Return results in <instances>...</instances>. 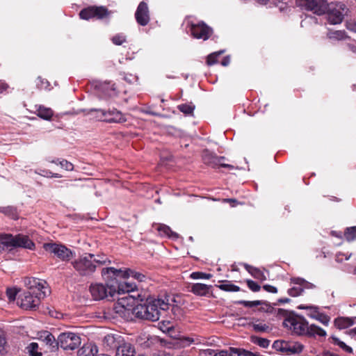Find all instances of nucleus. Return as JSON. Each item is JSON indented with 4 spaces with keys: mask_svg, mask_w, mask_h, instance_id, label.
Instances as JSON below:
<instances>
[{
    "mask_svg": "<svg viewBox=\"0 0 356 356\" xmlns=\"http://www.w3.org/2000/svg\"><path fill=\"white\" fill-rule=\"evenodd\" d=\"M173 301H175L174 298L169 295L157 299H147L145 303L136 305L134 315L141 319L158 321L161 316V311L168 309L170 302Z\"/></svg>",
    "mask_w": 356,
    "mask_h": 356,
    "instance_id": "nucleus-1",
    "label": "nucleus"
},
{
    "mask_svg": "<svg viewBox=\"0 0 356 356\" xmlns=\"http://www.w3.org/2000/svg\"><path fill=\"white\" fill-rule=\"evenodd\" d=\"M111 264V261L105 255H95L86 253L72 262L74 269L82 276L92 275L97 266Z\"/></svg>",
    "mask_w": 356,
    "mask_h": 356,
    "instance_id": "nucleus-2",
    "label": "nucleus"
},
{
    "mask_svg": "<svg viewBox=\"0 0 356 356\" xmlns=\"http://www.w3.org/2000/svg\"><path fill=\"white\" fill-rule=\"evenodd\" d=\"M17 247L33 250L35 248V243L28 236L24 234L13 236L9 234H3L0 235V252L4 250L5 248Z\"/></svg>",
    "mask_w": 356,
    "mask_h": 356,
    "instance_id": "nucleus-3",
    "label": "nucleus"
},
{
    "mask_svg": "<svg viewBox=\"0 0 356 356\" xmlns=\"http://www.w3.org/2000/svg\"><path fill=\"white\" fill-rule=\"evenodd\" d=\"M283 325L289 330H291L296 334L303 335L309 333V323L301 316L289 314L284 318Z\"/></svg>",
    "mask_w": 356,
    "mask_h": 356,
    "instance_id": "nucleus-4",
    "label": "nucleus"
},
{
    "mask_svg": "<svg viewBox=\"0 0 356 356\" xmlns=\"http://www.w3.org/2000/svg\"><path fill=\"white\" fill-rule=\"evenodd\" d=\"M186 31L196 39L207 40L212 34V29L203 22H195L193 19H187Z\"/></svg>",
    "mask_w": 356,
    "mask_h": 356,
    "instance_id": "nucleus-5",
    "label": "nucleus"
},
{
    "mask_svg": "<svg viewBox=\"0 0 356 356\" xmlns=\"http://www.w3.org/2000/svg\"><path fill=\"white\" fill-rule=\"evenodd\" d=\"M89 291L94 300H100L108 298H113L116 295V286L107 282L105 284L94 283L90 286Z\"/></svg>",
    "mask_w": 356,
    "mask_h": 356,
    "instance_id": "nucleus-6",
    "label": "nucleus"
},
{
    "mask_svg": "<svg viewBox=\"0 0 356 356\" xmlns=\"http://www.w3.org/2000/svg\"><path fill=\"white\" fill-rule=\"evenodd\" d=\"M44 297V292H38L34 294L30 291H26L19 295L17 303L24 309H31L38 307L40 300Z\"/></svg>",
    "mask_w": 356,
    "mask_h": 356,
    "instance_id": "nucleus-7",
    "label": "nucleus"
},
{
    "mask_svg": "<svg viewBox=\"0 0 356 356\" xmlns=\"http://www.w3.org/2000/svg\"><path fill=\"white\" fill-rule=\"evenodd\" d=\"M348 8L345 3L337 2L332 4L327 11V18L332 24H340L345 15L348 14Z\"/></svg>",
    "mask_w": 356,
    "mask_h": 356,
    "instance_id": "nucleus-8",
    "label": "nucleus"
},
{
    "mask_svg": "<svg viewBox=\"0 0 356 356\" xmlns=\"http://www.w3.org/2000/svg\"><path fill=\"white\" fill-rule=\"evenodd\" d=\"M136 305V299L133 296L127 294L118 298V302L115 304L114 309L116 313L122 316L129 315L131 312L134 314Z\"/></svg>",
    "mask_w": 356,
    "mask_h": 356,
    "instance_id": "nucleus-9",
    "label": "nucleus"
},
{
    "mask_svg": "<svg viewBox=\"0 0 356 356\" xmlns=\"http://www.w3.org/2000/svg\"><path fill=\"white\" fill-rule=\"evenodd\" d=\"M58 345L65 350H74L81 343L80 337L74 332H63L58 337Z\"/></svg>",
    "mask_w": 356,
    "mask_h": 356,
    "instance_id": "nucleus-10",
    "label": "nucleus"
},
{
    "mask_svg": "<svg viewBox=\"0 0 356 356\" xmlns=\"http://www.w3.org/2000/svg\"><path fill=\"white\" fill-rule=\"evenodd\" d=\"M273 348L285 355L300 353L303 350V346L298 342L277 340L274 341Z\"/></svg>",
    "mask_w": 356,
    "mask_h": 356,
    "instance_id": "nucleus-11",
    "label": "nucleus"
},
{
    "mask_svg": "<svg viewBox=\"0 0 356 356\" xmlns=\"http://www.w3.org/2000/svg\"><path fill=\"white\" fill-rule=\"evenodd\" d=\"M43 248L45 251L54 254L58 258L63 261H68L73 257L72 252L61 244L55 243H47L43 244Z\"/></svg>",
    "mask_w": 356,
    "mask_h": 356,
    "instance_id": "nucleus-12",
    "label": "nucleus"
},
{
    "mask_svg": "<svg viewBox=\"0 0 356 356\" xmlns=\"http://www.w3.org/2000/svg\"><path fill=\"white\" fill-rule=\"evenodd\" d=\"M109 11L104 6H89L81 10L79 16L81 19L88 20L92 18L98 19L106 17Z\"/></svg>",
    "mask_w": 356,
    "mask_h": 356,
    "instance_id": "nucleus-13",
    "label": "nucleus"
},
{
    "mask_svg": "<svg viewBox=\"0 0 356 356\" xmlns=\"http://www.w3.org/2000/svg\"><path fill=\"white\" fill-rule=\"evenodd\" d=\"M24 283L31 293L44 292V296H46L49 292L47 284L44 280L35 277H26L24 280Z\"/></svg>",
    "mask_w": 356,
    "mask_h": 356,
    "instance_id": "nucleus-14",
    "label": "nucleus"
},
{
    "mask_svg": "<svg viewBox=\"0 0 356 356\" xmlns=\"http://www.w3.org/2000/svg\"><path fill=\"white\" fill-rule=\"evenodd\" d=\"M125 269H116L113 267L104 268L102 270L103 279L108 284H116L118 278H124Z\"/></svg>",
    "mask_w": 356,
    "mask_h": 356,
    "instance_id": "nucleus-15",
    "label": "nucleus"
},
{
    "mask_svg": "<svg viewBox=\"0 0 356 356\" xmlns=\"http://www.w3.org/2000/svg\"><path fill=\"white\" fill-rule=\"evenodd\" d=\"M204 163L213 168L223 167L233 169L234 166L229 164L222 163L225 159L224 156H218L209 151H204L202 155Z\"/></svg>",
    "mask_w": 356,
    "mask_h": 356,
    "instance_id": "nucleus-16",
    "label": "nucleus"
},
{
    "mask_svg": "<svg viewBox=\"0 0 356 356\" xmlns=\"http://www.w3.org/2000/svg\"><path fill=\"white\" fill-rule=\"evenodd\" d=\"M135 18L137 23L143 26L147 25L149 22V12L146 3L142 1L139 3L135 13Z\"/></svg>",
    "mask_w": 356,
    "mask_h": 356,
    "instance_id": "nucleus-17",
    "label": "nucleus"
},
{
    "mask_svg": "<svg viewBox=\"0 0 356 356\" xmlns=\"http://www.w3.org/2000/svg\"><path fill=\"white\" fill-rule=\"evenodd\" d=\"M291 284H293V286L288 290V293L293 297L301 295L305 289L309 288V283L299 277L292 278Z\"/></svg>",
    "mask_w": 356,
    "mask_h": 356,
    "instance_id": "nucleus-18",
    "label": "nucleus"
},
{
    "mask_svg": "<svg viewBox=\"0 0 356 356\" xmlns=\"http://www.w3.org/2000/svg\"><path fill=\"white\" fill-rule=\"evenodd\" d=\"M207 352L213 356H251L249 352L237 348H230L229 350H220L216 353L213 350H207Z\"/></svg>",
    "mask_w": 356,
    "mask_h": 356,
    "instance_id": "nucleus-19",
    "label": "nucleus"
},
{
    "mask_svg": "<svg viewBox=\"0 0 356 356\" xmlns=\"http://www.w3.org/2000/svg\"><path fill=\"white\" fill-rule=\"evenodd\" d=\"M101 116H106L105 121L110 123H122L127 120L124 115L116 109L109 110L107 113L101 112Z\"/></svg>",
    "mask_w": 356,
    "mask_h": 356,
    "instance_id": "nucleus-20",
    "label": "nucleus"
},
{
    "mask_svg": "<svg viewBox=\"0 0 356 356\" xmlns=\"http://www.w3.org/2000/svg\"><path fill=\"white\" fill-rule=\"evenodd\" d=\"M97 352L98 349L96 345L92 343H87L78 350V356H95Z\"/></svg>",
    "mask_w": 356,
    "mask_h": 356,
    "instance_id": "nucleus-21",
    "label": "nucleus"
},
{
    "mask_svg": "<svg viewBox=\"0 0 356 356\" xmlns=\"http://www.w3.org/2000/svg\"><path fill=\"white\" fill-rule=\"evenodd\" d=\"M355 318L338 317L334 319V324L339 330H343L352 326L355 323Z\"/></svg>",
    "mask_w": 356,
    "mask_h": 356,
    "instance_id": "nucleus-22",
    "label": "nucleus"
},
{
    "mask_svg": "<svg viewBox=\"0 0 356 356\" xmlns=\"http://www.w3.org/2000/svg\"><path fill=\"white\" fill-rule=\"evenodd\" d=\"M328 7L327 0H313V13L318 15L325 14L328 10Z\"/></svg>",
    "mask_w": 356,
    "mask_h": 356,
    "instance_id": "nucleus-23",
    "label": "nucleus"
},
{
    "mask_svg": "<svg viewBox=\"0 0 356 356\" xmlns=\"http://www.w3.org/2000/svg\"><path fill=\"white\" fill-rule=\"evenodd\" d=\"M116 294H125L129 293L130 292L134 291L136 289V286L134 283L130 282H116Z\"/></svg>",
    "mask_w": 356,
    "mask_h": 356,
    "instance_id": "nucleus-24",
    "label": "nucleus"
},
{
    "mask_svg": "<svg viewBox=\"0 0 356 356\" xmlns=\"http://www.w3.org/2000/svg\"><path fill=\"white\" fill-rule=\"evenodd\" d=\"M135 349L130 343L120 345L116 351V356H134Z\"/></svg>",
    "mask_w": 356,
    "mask_h": 356,
    "instance_id": "nucleus-25",
    "label": "nucleus"
},
{
    "mask_svg": "<svg viewBox=\"0 0 356 356\" xmlns=\"http://www.w3.org/2000/svg\"><path fill=\"white\" fill-rule=\"evenodd\" d=\"M316 319L324 325H328L330 318L324 313L320 312L318 307L313 306V319Z\"/></svg>",
    "mask_w": 356,
    "mask_h": 356,
    "instance_id": "nucleus-26",
    "label": "nucleus"
},
{
    "mask_svg": "<svg viewBox=\"0 0 356 356\" xmlns=\"http://www.w3.org/2000/svg\"><path fill=\"white\" fill-rule=\"evenodd\" d=\"M210 286L202 283L193 284L191 291L198 296H205L209 293Z\"/></svg>",
    "mask_w": 356,
    "mask_h": 356,
    "instance_id": "nucleus-27",
    "label": "nucleus"
},
{
    "mask_svg": "<svg viewBox=\"0 0 356 356\" xmlns=\"http://www.w3.org/2000/svg\"><path fill=\"white\" fill-rule=\"evenodd\" d=\"M35 113L38 117L46 120H50L54 114L53 111L50 108L41 105L37 107Z\"/></svg>",
    "mask_w": 356,
    "mask_h": 356,
    "instance_id": "nucleus-28",
    "label": "nucleus"
},
{
    "mask_svg": "<svg viewBox=\"0 0 356 356\" xmlns=\"http://www.w3.org/2000/svg\"><path fill=\"white\" fill-rule=\"evenodd\" d=\"M245 268L256 279L264 281L267 279L266 275L260 269L245 264Z\"/></svg>",
    "mask_w": 356,
    "mask_h": 356,
    "instance_id": "nucleus-29",
    "label": "nucleus"
},
{
    "mask_svg": "<svg viewBox=\"0 0 356 356\" xmlns=\"http://www.w3.org/2000/svg\"><path fill=\"white\" fill-rule=\"evenodd\" d=\"M44 339L42 342L44 343L49 348H54L58 346V340H56L54 335L48 332L44 333Z\"/></svg>",
    "mask_w": 356,
    "mask_h": 356,
    "instance_id": "nucleus-30",
    "label": "nucleus"
},
{
    "mask_svg": "<svg viewBox=\"0 0 356 356\" xmlns=\"http://www.w3.org/2000/svg\"><path fill=\"white\" fill-rule=\"evenodd\" d=\"M157 231L159 232V234L161 236H166L170 238H177V234L172 232L170 227L165 225H159L156 227Z\"/></svg>",
    "mask_w": 356,
    "mask_h": 356,
    "instance_id": "nucleus-31",
    "label": "nucleus"
},
{
    "mask_svg": "<svg viewBox=\"0 0 356 356\" xmlns=\"http://www.w3.org/2000/svg\"><path fill=\"white\" fill-rule=\"evenodd\" d=\"M27 353L30 356H42V349L36 342H31L26 347Z\"/></svg>",
    "mask_w": 356,
    "mask_h": 356,
    "instance_id": "nucleus-32",
    "label": "nucleus"
},
{
    "mask_svg": "<svg viewBox=\"0 0 356 356\" xmlns=\"http://www.w3.org/2000/svg\"><path fill=\"white\" fill-rule=\"evenodd\" d=\"M222 283L220 285H218L217 286L225 291H238L240 290V288L238 286H236L233 284L230 281L225 280V281H220Z\"/></svg>",
    "mask_w": 356,
    "mask_h": 356,
    "instance_id": "nucleus-33",
    "label": "nucleus"
},
{
    "mask_svg": "<svg viewBox=\"0 0 356 356\" xmlns=\"http://www.w3.org/2000/svg\"><path fill=\"white\" fill-rule=\"evenodd\" d=\"M125 275H124V278H127V277H131L137 280H138L139 282H143L144 281L145 278V275L140 273H138V272H136L135 270H133L131 269H129V268H126L125 269Z\"/></svg>",
    "mask_w": 356,
    "mask_h": 356,
    "instance_id": "nucleus-34",
    "label": "nucleus"
},
{
    "mask_svg": "<svg viewBox=\"0 0 356 356\" xmlns=\"http://www.w3.org/2000/svg\"><path fill=\"white\" fill-rule=\"evenodd\" d=\"M344 236L346 239L348 241L356 240V226L347 228Z\"/></svg>",
    "mask_w": 356,
    "mask_h": 356,
    "instance_id": "nucleus-35",
    "label": "nucleus"
},
{
    "mask_svg": "<svg viewBox=\"0 0 356 356\" xmlns=\"http://www.w3.org/2000/svg\"><path fill=\"white\" fill-rule=\"evenodd\" d=\"M332 339L334 344L339 346L341 348L345 350L347 353H353V348L348 346H347L344 342L341 341L339 338L332 336Z\"/></svg>",
    "mask_w": 356,
    "mask_h": 356,
    "instance_id": "nucleus-36",
    "label": "nucleus"
},
{
    "mask_svg": "<svg viewBox=\"0 0 356 356\" xmlns=\"http://www.w3.org/2000/svg\"><path fill=\"white\" fill-rule=\"evenodd\" d=\"M332 339L334 344L339 346L341 348L345 350L347 353H353V348L348 346H347L344 342L341 341L339 338L332 336Z\"/></svg>",
    "mask_w": 356,
    "mask_h": 356,
    "instance_id": "nucleus-37",
    "label": "nucleus"
},
{
    "mask_svg": "<svg viewBox=\"0 0 356 356\" xmlns=\"http://www.w3.org/2000/svg\"><path fill=\"white\" fill-rule=\"evenodd\" d=\"M332 339L334 344L339 346L341 348L345 350L347 353H353V348L348 346H347L344 342L341 341L339 338L332 336Z\"/></svg>",
    "mask_w": 356,
    "mask_h": 356,
    "instance_id": "nucleus-38",
    "label": "nucleus"
},
{
    "mask_svg": "<svg viewBox=\"0 0 356 356\" xmlns=\"http://www.w3.org/2000/svg\"><path fill=\"white\" fill-rule=\"evenodd\" d=\"M252 327L255 331L257 332H267L269 330V327L266 323L257 321L252 323Z\"/></svg>",
    "mask_w": 356,
    "mask_h": 356,
    "instance_id": "nucleus-39",
    "label": "nucleus"
},
{
    "mask_svg": "<svg viewBox=\"0 0 356 356\" xmlns=\"http://www.w3.org/2000/svg\"><path fill=\"white\" fill-rule=\"evenodd\" d=\"M7 351V343L4 332L0 329V354H4Z\"/></svg>",
    "mask_w": 356,
    "mask_h": 356,
    "instance_id": "nucleus-40",
    "label": "nucleus"
},
{
    "mask_svg": "<svg viewBox=\"0 0 356 356\" xmlns=\"http://www.w3.org/2000/svg\"><path fill=\"white\" fill-rule=\"evenodd\" d=\"M297 5L305 10H312V0H296Z\"/></svg>",
    "mask_w": 356,
    "mask_h": 356,
    "instance_id": "nucleus-41",
    "label": "nucleus"
},
{
    "mask_svg": "<svg viewBox=\"0 0 356 356\" xmlns=\"http://www.w3.org/2000/svg\"><path fill=\"white\" fill-rule=\"evenodd\" d=\"M159 325L160 330L163 332H169L173 329V324L168 321H163Z\"/></svg>",
    "mask_w": 356,
    "mask_h": 356,
    "instance_id": "nucleus-42",
    "label": "nucleus"
},
{
    "mask_svg": "<svg viewBox=\"0 0 356 356\" xmlns=\"http://www.w3.org/2000/svg\"><path fill=\"white\" fill-rule=\"evenodd\" d=\"M195 106L191 104H181L178 106V109L187 115L191 114L194 111Z\"/></svg>",
    "mask_w": 356,
    "mask_h": 356,
    "instance_id": "nucleus-43",
    "label": "nucleus"
},
{
    "mask_svg": "<svg viewBox=\"0 0 356 356\" xmlns=\"http://www.w3.org/2000/svg\"><path fill=\"white\" fill-rule=\"evenodd\" d=\"M212 277L211 274H207L202 272H193L191 274V277L194 280L204 279L209 280Z\"/></svg>",
    "mask_w": 356,
    "mask_h": 356,
    "instance_id": "nucleus-44",
    "label": "nucleus"
},
{
    "mask_svg": "<svg viewBox=\"0 0 356 356\" xmlns=\"http://www.w3.org/2000/svg\"><path fill=\"white\" fill-rule=\"evenodd\" d=\"M112 42L115 45H121L126 42V36L123 34H117L114 35L112 39Z\"/></svg>",
    "mask_w": 356,
    "mask_h": 356,
    "instance_id": "nucleus-45",
    "label": "nucleus"
},
{
    "mask_svg": "<svg viewBox=\"0 0 356 356\" xmlns=\"http://www.w3.org/2000/svg\"><path fill=\"white\" fill-rule=\"evenodd\" d=\"M222 53V51L218 52H215L209 54L207 56V63L209 65H212L217 63V58L219 55H220Z\"/></svg>",
    "mask_w": 356,
    "mask_h": 356,
    "instance_id": "nucleus-46",
    "label": "nucleus"
},
{
    "mask_svg": "<svg viewBox=\"0 0 356 356\" xmlns=\"http://www.w3.org/2000/svg\"><path fill=\"white\" fill-rule=\"evenodd\" d=\"M181 342L182 343L183 346H189L191 343H200V340L197 338H193L190 337H183L180 339Z\"/></svg>",
    "mask_w": 356,
    "mask_h": 356,
    "instance_id": "nucleus-47",
    "label": "nucleus"
},
{
    "mask_svg": "<svg viewBox=\"0 0 356 356\" xmlns=\"http://www.w3.org/2000/svg\"><path fill=\"white\" fill-rule=\"evenodd\" d=\"M246 283H247V285L248 286V288L254 291V292H257L260 290L261 289V286L257 283L255 282L253 280H248L246 281Z\"/></svg>",
    "mask_w": 356,
    "mask_h": 356,
    "instance_id": "nucleus-48",
    "label": "nucleus"
},
{
    "mask_svg": "<svg viewBox=\"0 0 356 356\" xmlns=\"http://www.w3.org/2000/svg\"><path fill=\"white\" fill-rule=\"evenodd\" d=\"M95 113V117L98 120H103V121H105V118H106L107 117L106 116H101V112L102 113H107V111H105L104 110H102V109H90V111H89V113Z\"/></svg>",
    "mask_w": 356,
    "mask_h": 356,
    "instance_id": "nucleus-49",
    "label": "nucleus"
},
{
    "mask_svg": "<svg viewBox=\"0 0 356 356\" xmlns=\"http://www.w3.org/2000/svg\"><path fill=\"white\" fill-rule=\"evenodd\" d=\"M315 334L318 335L320 337H325L326 332H325V330L321 328L320 327L314 325L313 324V336Z\"/></svg>",
    "mask_w": 356,
    "mask_h": 356,
    "instance_id": "nucleus-50",
    "label": "nucleus"
},
{
    "mask_svg": "<svg viewBox=\"0 0 356 356\" xmlns=\"http://www.w3.org/2000/svg\"><path fill=\"white\" fill-rule=\"evenodd\" d=\"M42 173H40V175L46 177H56V178H60L62 177V175L58 173H53L49 170H41Z\"/></svg>",
    "mask_w": 356,
    "mask_h": 356,
    "instance_id": "nucleus-51",
    "label": "nucleus"
},
{
    "mask_svg": "<svg viewBox=\"0 0 356 356\" xmlns=\"http://www.w3.org/2000/svg\"><path fill=\"white\" fill-rule=\"evenodd\" d=\"M59 165L61 166V168H64L65 170L67 171H72L73 170V165L70 162H68L66 160H63L60 161Z\"/></svg>",
    "mask_w": 356,
    "mask_h": 356,
    "instance_id": "nucleus-52",
    "label": "nucleus"
},
{
    "mask_svg": "<svg viewBox=\"0 0 356 356\" xmlns=\"http://www.w3.org/2000/svg\"><path fill=\"white\" fill-rule=\"evenodd\" d=\"M17 293V291L16 289H8L6 291L7 296L9 300H14L15 299V296Z\"/></svg>",
    "mask_w": 356,
    "mask_h": 356,
    "instance_id": "nucleus-53",
    "label": "nucleus"
},
{
    "mask_svg": "<svg viewBox=\"0 0 356 356\" xmlns=\"http://www.w3.org/2000/svg\"><path fill=\"white\" fill-rule=\"evenodd\" d=\"M343 256L345 257V260H348L350 257L351 253L343 254L341 252H339L336 254V260L339 262L342 261L343 260Z\"/></svg>",
    "mask_w": 356,
    "mask_h": 356,
    "instance_id": "nucleus-54",
    "label": "nucleus"
},
{
    "mask_svg": "<svg viewBox=\"0 0 356 356\" xmlns=\"http://www.w3.org/2000/svg\"><path fill=\"white\" fill-rule=\"evenodd\" d=\"M257 343L262 348H267L270 344V341L268 339L264 338L258 339Z\"/></svg>",
    "mask_w": 356,
    "mask_h": 356,
    "instance_id": "nucleus-55",
    "label": "nucleus"
},
{
    "mask_svg": "<svg viewBox=\"0 0 356 356\" xmlns=\"http://www.w3.org/2000/svg\"><path fill=\"white\" fill-rule=\"evenodd\" d=\"M263 289L266 291L269 292V293H276L277 292V288L273 286H272V285H270V284H265V285H264Z\"/></svg>",
    "mask_w": 356,
    "mask_h": 356,
    "instance_id": "nucleus-56",
    "label": "nucleus"
},
{
    "mask_svg": "<svg viewBox=\"0 0 356 356\" xmlns=\"http://www.w3.org/2000/svg\"><path fill=\"white\" fill-rule=\"evenodd\" d=\"M241 303L246 306V307H254L260 305V301L256 300V301H243Z\"/></svg>",
    "mask_w": 356,
    "mask_h": 356,
    "instance_id": "nucleus-57",
    "label": "nucleus"
},
{
    "mask_svg": "<svg viewBox=\"0 0 356 356\" xmlns=\"http://www.w3.org/2000/svg\"><path fill=\"white\" fill-rule=\"evenodd\" d=\"M276 314L278 316H282L284 317L285 318L289 315L288 314L287 311L284 309H277L276 310Z\"/></svg>",
    "mask_w": 356,
    "mask_h": 356,
    "instance_id": "nucleus-58",
    "label": "nucleus"
},
{
    "mask_svg": "<svg viewBox=\"0 0 356 356\" xmlns=\"http://www.w3.org/2000/svg\"><path fill=\"white\" fill-rule=\"evenodd\" d=\"M330 38H335L338 40H341L344 38V32L340 31H336L332 33V35L330 36Z\"/></svg>",
    "mask_w": 356,
    "mask_h": 356,
    "instance_id": "nucleus-59",
    "label": "nucleus"
},
{
    "mask_svg": "<svg viewBox=\"0 0 356 356\" xmlns=\"http://www.w3.org/2000/svg\"><path fill=\"white\" fill-rule=\"evenodd\" d=\"M8 88V85L5 82L0 81V94L3 93Z\"/></svg>",
    "mask_w": 356,
    "mask_h": 356,
    "instance_id": "nucleus-60",
    "label": "nucleus"
},
{
    "mask_svg": "<svg viewBox=\"0 0 356 356\" xmlns=\"http://www.w3.org/2000/svg\"><path fill=\"white\" fill-rule=\"evenodd\" d=\"M6 213H10L13 218H17V214L15 213V211L12 207H7L6 208Z\"/></svg>",
    "mask_w": 356,
    "mask_h": 356,
    "instance_id": "nucleus-61",
    "label": "nucleus"
},
{
    "mask_svg": "<svg viewBox=\"0 0 356 356\" xmlns=\"http://www.w3.org/2000/svg\"><path fill=\"white\" fill-rule=\"evenodd\" d=\"M298 309H305L308 311L307 315L312 316V307L311 306H305L303 305H300L298 307Z\"/></svg>",
    "mask_w": 356,
    "mask_h": 356,
    "instance_id": "nucleus-62",
    "label": "nucleus"
},
{
    "mask_svg": "<svg viewBox=\"0 0 356 356\" xmlns=\"http://www.w3.org/2000/svg\"><path fill=\"white\" fill-rule=\"evenodd\" d=\"M222 63V65H224V66H227V65H229V58H227H227H225L223 59V60L222 61V63Z\"/></svg>",
    "mask_w": 356,
    "mask_h": 356,
    "instance_id": "nucleus-63",
    "label": "nucleus"
},
{
    "mask_svg": "<svg viewBox=\"0 0 356 356\" xmlns=\"http://www.w3.org/2000/svg\"><path fill=\"white\" fill-rule=\"evenodd\" d=\"M348 47L350 51L356 54V47H355L354 45H349Z\"/></svg>",
    "mask_w": 356,
    "mask_h": 356,
    "instance_id": "nucleus-64",
    "label": "nucleus"
}]
</instances>
